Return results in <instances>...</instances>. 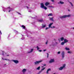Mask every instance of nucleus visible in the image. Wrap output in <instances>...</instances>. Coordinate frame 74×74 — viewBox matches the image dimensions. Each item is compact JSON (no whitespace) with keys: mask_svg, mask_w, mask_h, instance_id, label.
<instances>
[{"mask_svg":"<svg viewBox=\"0 0 74 74\" xmlns=\"http://www.w3.org/2000/svg\"><path fill=\"white\" fill-rule=\"evenodd\" d=\"M27 71V70L26 69H23L22 71V72H23V74H25V72Z\"/></svg>","mask_w":74,"mask_h":74,"instance_id":"nucleus-8","label":"nucleus"},{"mask_svg":"<svg viewBox=\"0 0 74 74\" xmlns=\"http://www.w3.org/2000/svg\"><path fill=\"white\" fill-rule=\"evenodd\" d=\"M2 59L3 60H4V59H3V58H2Z\"/></svg>","mask_w":74,"mask_h":74,"instance_id":"nucleus-53","label":"nucleus"},{"mask_svg":"<svg viewBox=\"0 0 74 74\" xmlns=\"http://www.w3.org/2000/svg\"><path fill=\"white\" fill-rule=\"evenodd\" d=\"M32 19L35 18V17H34V18L32 17Z\"/></svg>","mask_w":74,"mask_h":74,"instance_id":"nucleus-47","label":"nucleus"},{"mask_svg":"<svg viewBox=\"0 0 74 74\" xmlns=\"http://www.w3.org/2000/svg\"><path fill=\"white\" fill-rule=\"evenodd\" d=\"M50 3L49 2H46L45 3V5H46V6H47V5H49V4Z\"/></svg>","mask_w":74,"mask_h":74,"instance_id":"nucleus-14","label":"nucleus"},{"mask_svg":"<svg viewBox=\"0 0 74 74\" xmlns=\"http://www.w3.org/2000/svg\"><path fill=\"white\" fill-rule=\"evenodd\" d=\"M63 68L62 67H60V68H58L59 70H62Z\"/></svg>","mask_w":74,"mask_h":74,"instance_id":"nucleus-17","label":"nucleus"},{"mask_svg":"<svg viewBox=\"0 0 74 74\" xmlns=\"http://www.w3.org/2000/svg\"><path fill=\"white\" fill-rule=\"evenodd\" d=\"M40 8H44L45 10H47V8L44 6L43 3H40Z\"/></svg>","mask_w":74,"mask_h":74,"instance_id":"nucleus-2","label":"nucleus"},{"mask_svg":"<svg viewBox=\"0 0 74 74\" xmlns=\"http://www.w3.org/2000/svg\"><path fill=\"white\" fill-rule=\"evenodd\" d=\"M0 55H1V54L0 53Z\"/></svg>","mask_w":74,"mask_h":74,"instance_id":"nucleus-64","label":"nucleus"},{"mask_svg":"<svg viewBox=\"0 0 74 74\" xmlns=\"http://www.w3.org/2000/svg\"><path fill=\"white\" fill-rule=\"evenodd\" d=\"M45 69V67H44V68H43L42 69H41V71H43V70H44V69Z\"/></svg>","mask_w":74,"mask_h":74,"instance_id":"nucleus-28","label":"nucleus"},{"mask_svg":"<svg viewBox=\"0 0 74 74\" xmlns=\"http://www.w3.org/2000/svg\"><path fill=\"white\" fill-rule=\"evenodd\" d=\"M32 12V11H29V12Z\"/></svg>","mask_w":74,"mask_h":74,"instance_id":"nucleus-45","label":"nucleus"},{"mask_svg":"<svg viewBox=\"0 0 74 74\" xmlns=\"http://www.w3.org/2000/svg\"><path fill=\"white\" fill-rule=\"evenodd\" d=\"M11 11V10H10L9 11V12H10V11Z\"/></svg>","mask_w":74,"mask_h":74,"instance_id":"nucleus-48","label":"nucleus"},{"mask_svg":"<svg viewBox=\"0 0 74 74\" xmlns=\"http://www.w3.org/2000/svg\"><path fill=\"white\" fill-rule=\"evenodd\" d=\"M27 8V9H29V7H27V6H26Z\"/></svg>","mask_w":74,"mask_h":74,"instance_id":"nucleus-43","label":"nucleus"},{"mask_svg":"<svg viewBox=\"0 0 74 74\" xmlns=\"http://www.w3.org/2000/svg\"><path fill=\"white\" fill-rule=\"evenodd\" d=\"M47 51V49H45L43 50V51Z\"/></svg>","mask_w":74,"mask_h":74,"instance_id":"nucleus-42","label":"nucleus"},{"mask_svg":"<svg viewBox=\"0 0 74 74\" xmlns=\"http://www.w3.org/2000/svg\"><path fill=\"white\" fill-rule=\"evenodd\" d=\"M18 14H19L20 15H21V13H19V12H18Z\"/></svg>","mask_w":74,"mask_h":74,"instance_id":"nucleus-46","label":"nucleus"},{"mask_svg":"<svg viewBox=\"0 0 74 74\" xmlns=\"http://www.w3.org/2000/svg\"><path fill=\"white\" fill-rule=\"evenodd\" d=\"M69 3H70V4L71 5L72 7H73V3H71V2H69Z\"/></svg>","mask_w":74,"mask_h":74,"instance_id":"nucleus-26","label":"nucleus"},{"mask_svg":"<svg viewBox=\"0 0 74 74\" xmlns=\"http://www.w3.org/2000/svg\"><path fill=\"white\" fill-rule=\"evenodd\" d=\"M14 31H16V34H18V32L17 31H16V30H14Z\"/></svg>","mask_w":74,"mask_h":74,"instance_id":"nucleus-29","label":"nucleus"},{"mask_svg":"<svg viewBox=\"0 0 74 74\" xmlns=\"http://www.w3.org/2000/svg\"><path fill=\"white\" fill-rule=\"evenodd\" d=\"M52 15H53L52 14V13L50 14H49L48 15V16H52Z\"/></svg>","mask_w":74,"mask_h":74,"instance_id":"nucleus-25","label":"nucleus"},{"mask_svg":"<svg viewBox=\"0 0 74 74\" xmlns=\"http://www.w3.org/2000/svg\"><path fill=\"white\" fill-rule=\"evenodd\" d=\"M21 35H22V36H24V35H22V34H21Z\"/></svg>","mask_w":74,"mask_h":74,"instance_id":"nucleus-55","label":"nucleus"},{"mask_svg":"<svg viewBox=\"0 0 74 74\" xmlns=\"http://www.w3.org/2000/svg\"><path fill=\"white\" fill-rule=\"evenodd\" d=\"M1 32V31H0V34L1 35L2 34V33Z\"/></svg>","mask_w":74,"mask_h":74,"instance_id":"nucleus-37","label":"nucleus"},{"mask_svg":"<svg viewBox=\"0 0 74 74\" xmlns=\"http://www.w3.org/2000/svg\"><path fill=\"white\" fill-rule=\"evenodd\" d=\"M5 65H6V64H4V66H5Z\"/></svg>","mask_w":74,"mask_h":74,"instance_id":"nucleus-61","label":"nucleus"},{"mask_svg":"<svg viewBox=\"0 0 74 74\" xmlns=\"http://www.w3.org/2000/svg\"><path fill=\"white\" fill-rule=\"evenodd\" d=\"M8 8H10V7L9 6Z\"/></svg>","mask_w":74,"mask_h":74,"instance_id":"nucleus-44","label":"nucleus"},{"mask_svg":"<svg viewBox=\"0 0 74 74\" xmlns=\"http://www.w3.org/2000/svg\"><path fill=\"white\" fill-rule=\"evenodd\" d=\"M53 28H55V26H53Z\"/></svg>","mask_w":74,"mask_h":74,"instance_id":"nucleus-51","label":"nucleus"},{"mask_svg":"<svg viewBox=\"0 0 74 74\" xmlns=\"http://www.w3.org/2000/svg\"><path fill=\"white\" fill-rule=\"evenodd\" d=\"M3 11H4V12H5V10H3Z\"/></svg>","mask_w":74,"mask_h":74,"instance_id":"nucleus-62","label":"nucleus"},{"mask_svg":"<svg viewBox=\"0 0 74 74\" xmlns=\"http://www.w3.org/2000/svg\"><path fill=\"white\" fill-rule=\"evenodd\" d=\"M4 60H7V59H4Z\"/></svg>","mask_w":74,"mask_h":74,"instance_id":"nucleus-49","label":"nucleus"},{"mask_svg":"<svg viewBox=\"0 0 74 74\" xmlns=\"http://www.w3.org/2000/svg\"><path fill=\"white\" fill-rule=\"evenodd\" d=\"M65 42H62L61 43V45H64V44H65Z\"/></svg>","mask_w":74,"mask_h":74,"instance_id":"nucleus-23","label":"nucleus"},{"mask_svg":"<svg viewBox=\"0 0 74 74\" xmlns=\"http://www.w3.org/2000/svg\"><path fill=\"white\" fill-rule=\"evenodd\" d=\"M49 18L50 19V20L51 21L53 22L54 21V20L53 19V17H52V18H50L49 17Z\"/></svg>","mask_w":74,"mask_h":74,"instance_id":"nucleus-13","label":"nucleus"},{"mask_svg":"<svg viewBox=\"0 0 74 74\" xmlns=\"http://www.w3.org/2000/svg\"><path fill=\"white\" fill-rule=\"evenodd\" d=\"M44 66H42V67H41L42 68H43V67H44Z\"/></svg>","mask_w":74,"mask_h":74,"instance_id":"nucleus-50","label":"nucleus"},{"mask_svg":"<svg viewBox=\"0 0 74 74\" xmlns=\"http://www.w3.org/2000/svg\"><path fill=\"white\" fill-rule=\"evenodd\" d=\"M25 38L24 37L23 38H22H22H21V39L22 40H24V39H25Z\"/></svg>","mask_w":74,"mask_h":74,"instance_id":"nucleus-40","label":"nucleus"},{"mask_svg":"<svg viewBox=\"0 0 74 74\" xmlns=\"http://www.w3.org/2000/svg\"><path fill=\"white\" fill-rule=\"evenodd\" d=\"M36 48H37V50H39V49H40V48H39L38 46H37Z\"/></svg>","mask_w":74,"mask_h":74,"instance_id":"nucleus-22","label":"nucleus"},{"mask_svg":"<svg viewBox=\"0 0 74 74\" xmlns=\"http://www.w3.org/2000/svg\"><path fill=\"white\" fill-rule=\"evenodd\" d=\"M52 2H54V0H51Z\"/></svg>","mask_w":74,"mask_h":74,"instance_id":"nucleus-38","label":"nucleus"},{"mask_svg":"<svg viewBox=\"0 0 74 74\" xmlns=\"http://www.w3.org/2000/svg\"><path fill=\"white\" fill-rule=\"evenodd\" d=\"M42 62V61L40 60L39 61H36L34 62L35 65H37V64H40V63H41Z\"/></svg>","mask_w":74,"mask_h":74,"instance_id":"nucleus-3","label":"nucleus"},{"mask_svg":"<svg viewBox=\"0 0 74 74\" xmlns=\"http://www.w3.org/2000/svg\"><path fill=\"white\" fill-rule=\"evenodd\" d=\"M2 55H4V53H2Z\"/></svg>","mask_w":74,"mask_h":74,"instance_id":"nucleus-56","label":"nucleus"},{"mask_svg":"<svg viewBox=\"0 0 74 74\" xmlns=\"http://www.w3.org/2000/svg\"><path fill=\"white\" fill-rule=\"evenodd\" d=\"M64 38H63V37H62L60 38L61 41H63V40H64Z\"/></svg>","mask_w":74,"mask_h":74,"instance_id":"nucleus-15","label":"nucleus"},{"mask_svg":"<svg viewBox=\"0 0 74 74\" xmlns=\"http://www.w3.org/2000/svg\"><path fill=\"white\" fill-rule=\"evenodd\" d=\"M42 28H44V27H45L46 26V25H44V24H42Z\"/></svg>","mask_w":74,"mask_h":74,"instance_id":"nucleus-12","label":"nucleus"},{"mask_svg":"<svg viewBox=\"0 0 74 74\" xmlns=\"http://www.w3.org/2000/svg\"><path fill=\"white\" fill-rule=\"evenodd\" d=\"M55 62V60L54 59H51L50 61H49V63H53Z\"/></svg>","mask_w":74,"mask_h":74,"instance_id":"nucleus-4","label":"nucleus"},{"mask_svg":"<svg viewBox=\"0 0 74 74\" xmlns=\"http://www.w3.org/2000/svg\"><path fill=\"white\" fill-rule=\"evenodd\" d=\"M48 40H47L46 42H45V44H46V45H47V44H48Z\"/></svg>","mask_w":74,"mask_h":74,"instance_id":"nucleus-31","label":"nucleus"},{"mask_svg":"<svg viewBox=\"0 0 74 74\" xmlns=\"http://www.w3.org/2000/svg\"><path fill=\"white\" fill-rule=\"evenodd\" d=\"M7 56H9V55H7Z\"/></svg>","mask_w":74,"mask_h":74,"instance_id":"nucleus-58","label":"nucleus"},{"mask_svg":"<svg viewBox=\"0 0 74 74\" xmlns=\"http://www.w3.org/2000/svg\"><path fill=\"white\" fill-rule=\"evenodd\" d=\"M67 53H71L72 52H70L69 51L68 52H67Z\"/></svg>","mask_w":74,"mask_h":74,"instance_id":"nucleus-30","label":"nucleus"},{"mask_svg":"<svg viewBox=\"0 0 74 74\" xmlns=\"http://www.w3.org/2000/svg\"><path fill=\"white\" fill-rule=\"evenodd\" d=\"M48 29H49V27H46L45 29V30H47Z\"/></svg>","mask_w":74,"mask_h":74,"instance_id":"nucleus-39","label":"nucleus"},{"mask_svg":"<svg viewBox=\"0 0 74 74\" xmlns=\"http://www.w3.org/2000/svg\"><path fill=\"white\" fill-rule=\"evenodd\" d=\"M38 22H43V20H38Z\"/></svg>","mask_w":74,"mask_h":74,"instance_id":"nucleus-21","label":"nucleus"},{"mask_svg":"<svg viewBox=\"0 0 74 74\" xmlns=\"http://www.w3.org/2000/svg\"><path fill=\"white\" fill-rule=\"evenodd\" d=\"M68 11H70V10H68Z\"/></svg>","mask_w":74,"mask_h":74,"instance_id":"nucleus-54","label":"nucleus"},{"mask_svg":"<svg viewBox=\"0 0 74 74\" xmlns=\"http://www.w3.org/2000/svg\"><path fill=\"white\" fill-rule=\"evenodd\" d=\"M72 28L73 29H74V27Z\"/></svg>","mask_w":74,"mask_h":74,"instance_id":"nucleus-57","label":"nucleus"},{"mask_svg":"<svg viewBox=\"0 0 74 74\" xmlns=\"http://www.w3.org/2000/svg\"><path fill=\"white\" fill-rule=\"evenodd\" d=\"M41 72H42V71H41V70L39 71V72L38 73V74H40V73H41Z\"/></svg>","mask_w":74,"mask_h":74,"instance_id":"nucleus-27","label":"nucleus"},{"mask_svg":"<svg viewBox=\"0 0 74 74\" xmlns=\"http://www.w3.org/2000/svg\"><path fill=\"white\" fill-rule=\"evenodd\" d=\"M2 52H4V51H2Z\"/></svg>","mask_w":74,"mask_h":74,"instance_id":"nucleus-60","label":"nucleus"},{"mask_svg":"<svg viewBox=\"0 0 74 74\" xmlns=\"http://www.w3.org/2000/svg\"><path fill=\"white\" fill-rule=\"evenodd\" d=\"M61 55L62 56V59H63L64 58V51H63L62 52V53H61Z\"/></svg>","mask_w":74,"mask_h":74,"instance_id":"nucleus-5","label":"nucleus"},{"mask_svg":"<svg viewBox=\"0 0 74 74\" xmlns=\"http://www.w3.org/2000/svg\"><path fill=\"white\" fill-rule=\"evenodd\" d=\"M53 23H51L49 25V28H51V29H53V27H51V26L52 25H53Z\"/></svg>","mask_w":74,"mask_h":74,"instance_id":"nucleus-7","label":"nucleus"},{"mask_svg":"<svg viewBox=\"0 0 74 74\" xmlns=\"http://www.w3.org/2000/svg\"><path fill=\"white\" fill-rule=\"evenodd\" d=\"M39 52H42V50H39Z\"/></svg>","mask_w":74,"mask_h":74,"instance_id":"nucleus-41","label":"nucleus"},{"mask_svg":"<svg viewBox=\"0 0 74 74\" xmlns=\"http://www.w3.org/2000/svg\"><path fill=\"white\" fill-rule=\"evenodd\" d=\"M40 66H39L37 68L36 70H40Z\"/></svg>","mask_w":74,"mask_h":74,"instance_id":"nucleus-24","label":"nucleus"},{"mask_svg":"<svg viewBox=\"0 0 74 74\" xmlns=\"http://www.w3.org/2000/svg\"><path fill=\"white\" fill-rule=\"evenodd\" d=\"M7 60H8V61H10V60L9 59H7Z\"/></svg>","mask_w":74,"mask_h":74,"instance_id":"nucleus-52","label":"nucleus"},{"mask_svg":"<svg viewBox=\"0 0 74 74\" xmlns=\"http://www.w3.org/2000/svg\"><path fill=\"white\" fill-rule=\"evenodd\" d=\"M10 10H11V11H13L14 10V9H12V8H11V9Z\"/></svg>","mask_w":74,"mask_h":74,"instance_id":"nucleus-32","label":"nucleus"},{"mask_svg":"<svg viewBox=\"0 0 74 74\" xmlns=\"http://www.w3.org/2000/svg\"><path fill=\"white\" fill-rule=\"evenodd\" d=\"M51 69L49 68L47 69V70L46 72L47 74H48V71H51Z\"/></svg>","mask_w":74,"mask_h":74,"instance_id":"nucleus-16","label":"nucleus"},{"mask_svg":"<svg viewBox=\"0 0 74 74\" xmlns=\"http://www.w3.org/2000/svg\"><path fill=\"white\" fill-rule=\"evenodd\" d=\"M71 16V15L69 14L68 15H65L63 16H61L60 17V18L63 19V18H70Z\"/></svg>","mask_w":74,"mask_h":74,"instance_id":"nucleus-1","label":"nucleus"},{"mask_svg":"<svg viewBox=\"0 0 74 74\" xmlns=\"http://www.w3.org/2000/svg\"><path fill=\"white\" fill-rule=\"evenodd\" d=\"M65 49L66 50V51H69L70 50V49L69 48H68L67 47H66L65 48Z\"/></svg>","mask_w":74,"mask_h":74,"instance_id":"nucleus-19","label":"nucleus"},{"mask_svg":"<svg viewBox=\"0 0 74 74\" xmlns=\"http://www.w3.org/2000/svg\"><path fill=\"white\" fill-rule=\"evenodd\" d=\"M12 61L14 62L16 64H17L19 63V61L18 60H12Z\"/></svg>","mask_w":74,"mask_h":74,"instance_id":"nucleus-6","label":"nucleus"},{"mask_svg":"<svg viewBox=\"0 0 74 74\" xmlns=\"http://www.w3.org/2000/svg\"><path fill=\"white\" fill-rule=\"evenodd\" d=\"M65 67H66V64H64L63 65L62 67L63 68V69H64V68Z\"/></svg>","mask_w":74,"mask_h":74,"instance_id":"nucleus-20","label":"nucleus"},{"mask_svg":"<svg viewBox=\"0 0 74 74\" xmlns=\"http://www.w3.org/2000/svg\"><path fill=\"white\" fill-rule=\"evenodd\" d=\"M48 7H52V8H53V7L52 6H48Z\"/></svg>","mask_w":74,"mask_h":74,"instance_id":"nucleus-34","label":"nucleus"},{"mask_svg":"<svg viewBox=\"0 0 74 74\" xmlns=\"http://www.w3.org/2000/svg\"><path fill=\"white\" fill-rule=\"evenodd\" d=\"M57 53L58 54H60V51H58V53Z\"/></svg>","mask_w":74,"mask_h":74,"instance_id":"nucleus-36","label":"nucleus"},{"mask_svg":"<svg viewBox=\"0 0 74 74\" xmlns=\"http://www.w3.org/2000/svg\"><path fill=\"white\" fill-rule=\"evenodd\" d=\"M64 2H62V1H60V3L58 2V3L59 4H64Z\"/></svg>","mask_w":74,"mask_h":74,"instance_id":"nucleus-11","label":"nucleus"},{"mask_svg":"<svg viewBox=\"0 0 74 74\" xmlns=\"http://www.w3.org/2000/svg\"><path fill=\"white\" fill-rule=\"evenodd\" d=\"M33 50H34V49H31V50L30 51L27 52V53H30L32 52L33 51Z\"/></svg>","mask_w":74,"mask_h":74,"instance_id":"nucleus-10","label":"nucleus"},{"mask_svg":"<svg viewBox=\"0 0 74 74\" xmlns=\"http://www.w3.org/2000/svg\"><path fill=\"white\" fill-rule=\"evenodd\" d=\"M47 58H48V56H49V54L48 53H47Z\"/></svg>","mask_w":74,"mask_h":74,"instance_id":"nucleus-33","label":"nucleus"},{"mask_svg":"<svg viewBox=\"0 0 74 74\" xmlns=\"http://www.w3.org/2000/svg\"><path fill=\"white\" fill-rule=\"evenodd\" d=\"M43 66L44 67V66H46L47 65L46 64H43Z\"/></svg>","mask_w":74,"mask_h":74,"instance_id":"nucleus-35","label":"nucleus"},{"mask_svg":"<svg viewBox=\"0 0 74 74\" xmlns=\"http://www.w3.org/2000/svg\"><path fill=\"white\" fill-rule=\"evenodd\" d=\"M21 27H23V29H25V26H24V25H22V26H21Z\"/></svg>","mask_w":74,"mask_h":74,"instance_id":"nucleus-18","label":"nucleus"},{"mask_svg":"<svg viewBox=\"0 0 74 74\" xmlns=\"http://www.w3.org/2000/svg\"><path fill=\"white\" fill-rule=\"evenodd\" d=\"M27 37H28V36H27Z\"/></svg>","mask_w":74,"mask_h":74,"instance_id":"nucleus-63","label":"nucleus"},{"mask_svg":"<svg viewBox=\"0 0 74 74\" xmlns=\"http://www.w3.org/2000/svg\"><path fill=\"white\" fill-rule=\"evenodd\" d=\"M64 41L65 43H67V42H69V40L66 39H64Z\"/></svg>","mask_w":74,"mask_h":74,"instance_id":"nucleus-9","label":"nucleus"},{"mask_svg":"<svg viewBox=\"0 0 74 74\" xmlns=\"http://www.w3.org/2000/svg\"><path fill=\"white\" fill-rule=\"evenodd\" d=\"M56 44H58V42H56Z\"/></svg>","mask_w":74,"mask_h":74,"instance_id":"nucleus-59","label":"nucleus"}]
</instances>
